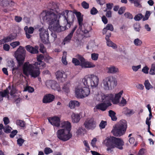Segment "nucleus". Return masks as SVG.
<instances>
[{
	"label": "nucleus",
	"instance_id": "39",
	"mask_svg": "<svg viewBox=\"0 0 155 155\" xmlns=\"http://www.w3.org/2000/svg\"><path fill=\"white\" fill-rule=\"evenodd\" d=\"M66 54L67 53L66 52H64L63 53V55L61 59L62 63L65 65H67L68 64V62L66 60Z\"/></svg>",
	"mask_w": 155,
	"mask_h": 155
},
{
	"label": "nucleus",
	"instance_id": "45",
	"mask_svg": "<svg viewBox=\"0 0 155 155\" xmlns=\"http://www.w3.org/2000/svg\"><path fill=\"white\" fill-rule=\"evenodd\" d=\"M143 16L141 14H139L135 16L134 19L135 21H139L143 17Z\"/></svg>",
	"mask_w": 155,
	"mask_h": 155
},
{
	"label": "nucleus",
	"instance_id": "2",
	"mask_svg": "<svg viewBox=\"0 0 155 155\" xmlns=\"http://www.w3.org/2000/svg\"><path fill=\"white\" fill-rule=\"evenodd\" d=\"M38 62L34 64H30L29 62H26L23 67V74L26 76L30 75L31 77L36 78L40 75V69H42L45 67V63L42 61L44 58L42 54H41L37 57Z\"/></svg>",
	"mask_w": 155,
	"mask_h": 155
},
{
	"label": "nucleus",
	"instance_id": "62",
	"mask_svg": "<svg viewBox=\"0 0 155 155\" xmlns=\"http://www.w3.org/2000/svg\"><path fill=\"white\" fill-rule=\"evenodd\" d=\"M24 141V140L21 138H19L17 140V143L20 146H21Z\"/></svg>",
	"mask_w": 155,
	"mask_h": 155
},
{
	"label": "nucleus",
	"instance_id": "15",
	"mask_svg": "<svg viewBox=\"0 0 155 155\" xmlns=\"http://www.w3.org/2000/svg\"><path fill=\"white\" fill-rule=\"evenodd\" d=\"M75 14L77 16L78 22L79 23V29L84 33H87L88 32V31L84 28V25L83 24V18L81 17V13L77 12Z\"/></svg>",
	"mask_w": 155,
	"mask_h": 155
},
{
	"label": "nucleus",
	"instance_id": "52",
	"mask_svg": "<svg viewBox=\"0 0 155 155\" xmlns=\"http://www.w3.org/2000/svg\"><path fill=\"white\" fill-rule=\"evenodd\" d=\"M141 67V65L140 64L137 66H132V68L134 71L135 72L137 71Z\"/></svg>",
	"mask_w": 155,
	"mask_h": 155
},
{
	"label": "nucleus",
	"instance_id": "54",
	"mask_svg": "<svg viewBox=\"0 0 155 155\" xmlns=\"http://www.w3.org/2000/svg\"><path fill=\"white\" fill-rule=\"evenodd\" d=\"M82 6L83 8L85 9H87L89 8V4L87 3L86 2L84 1L81 3Z\"/></svg>",
	"mask_w": 155,
	"mask_h": 155
},
{
	"label": "nucleus",
	"instance_id": "12",
	"mask_svg": "<svg viewBox=\"0 0 155 155\" xmlns=\"http://www.w3.org/2000/svg\"><path fill=\"white\" fill-rule=\"evenodd\" d=\"M40 36L42 41L45 44L48 43L49 41L48 33L47 29H45L43 28L39 29Z\"/></svg>",
	"mask_w": 155,
	"mask_h": 155
},
{
	"label": "nucleus",
	"instance_id": "11",
	"mask_svg": "<svg viewBox=\"0 0 155 155\" xmlns=\"http://www.w3.org/2000/svg\"><path fill=\"white\" fill-rule=\"evenodd\" d=\"M76 57L81 61L80 66L82 68H92L95 66V65L93 63L90 61H86L84 57L80 54H77Z\"/></svg>",
	"mask_w": 155,
	"mask_h": 155
},
{
	"label": "nucleus",
	"instance_id": "61",
	"mask_svg": "<svg viewBox=\"0 0 155 155\" xmlns=\"http://www.w3.org/2000/svg\"><path fill=\"white\" fill-rule=\"evenodd\" d=\"M18 133V131L16 130H13L10 134V136L11 138H13L16 134Z\"/></svg>",
	"mask_w": 155,
	"mask_h": 155
},
{
	"label": "nucleus",
	"instance_id": "58",
	"mask_svg": "<svg viewBox=\"0 0 155 155\" xmlns=\"http://www.w3.org/2000/svg\"><path fill=\"white\" fill-rule=\"evenodd\" d=\"M39 50L40 52L42 53H44L45 51V48L43 44H40Z\"/></svg>",
	"mask_w": 155,
	"mask_h": 155
},
{
	"label": "nucleus",
	"instance_id": "63",
	"mask_svg": "<svg viewBox=\"0 0 155 155\" xmlns=\"http://www.w3.org/2000/svg\"><path fill=\"white\" fill-rule=\"evenodd\" d=\"M103 94H104L103 93L101 94H98L97 95L96 99L99 101H103L104 102V98H101L102 97H99V95H102Z\"/></svg>",
	"mask_w": 155,
	"mask_h": 155
},
{
	"label": "nucleus",
	"instance_id": "10",
	"mask_svg": "<svg viewBox=\"0 0 155 155\" xmlns=\"http://www.w3.org/2000/svg\"><path fill=\"white\" fill-rule=\"evenodd\" d=\"M26 51L24 48L20 46L15 53V57L19 66L22 64L25 58Z\"/></svg>",
	"mask_w": 155,
	"mask_h": 155
},
{
	"label": "nucleus",
	"instance_id": "23",
	"mask_svg": "<svg viewBox=\"0 0 155 155\" xmlns=\"http://www.w3.org/2000/svg\"><path fill=\"white\" fill-rule=\"evenodd\" d=\"M25 48L31 54H37L38 52L39 47L37 46L34 47L30 45H27L26 46Z\"/></svg>",
	"mask_w": 155,
	"mask_h": 155
},
{
	"label": "nucleus",
	"instance_id": "44",
	"mask_svg": "<svg viewBox=\"0 0 155 155\" xmlns=\"http://www.w3.org/2000/svg\"><path fill=\"white\" fill-rule=\"evenodd\" d=\"M113 6V4L112 3H107L106 4V8L104 10V12L107 11V10H110L112 8Z\"/></svg>",
	"mask_w": 155,
	"mask_h": 155
},
{
	"label": "nucleus",
	"instance_id": "32",
	"mask_svg": "<svg viewBox=\"0 0 155 155\" xmlns=\"http://www.w3.org/2000/svg\"><path fill=\"white\" fill-rule=\"evenodd\" d=\"M70 86V84L68 83L64 84L62 87L63 90L65 92L68 93L69 91V87Z\"/></svg>",
	"mask_w": 155,
	"mask_h": 155
},
{
	"label": "nucleus",
	"instance_id": "38",
	"mask_svg": "<svg viewBox=\"0 0 155 155\" xmlns=\"http://www.w3.org/2000/svg\"><path fill=\"white\" fill-rule=\"evenodd\" d=\"M16 124L17 125L21 127H24L25 125V123L23 121L21 120H18L16 121Z\"/></svg>",
	"mask_w": 155,
	"mask_h": 155
},
{
	"label": "nucleus",
	"instance_id": "22",
	"mask_svg": "<svg viewBox=\"0 0 155 155\" xmlns=\"http://www.w3.org/2000/svg\"><path fill=\"white\" fill-rule=\"evenodd\" d=\"M111 105V104L110 102H107V103H103L97 104L95 107L97 109L104 111L107 107L110 106Z\"/></svg>",
	"mask_w": 155,
	"mask_h": 155
},
{
	"label": "nucleus",
	"instance_id": "14",
	"mask_svg": "<svg viewBox=\"0 0 155 155\" xmlns=\"http://www.w3.org/2000/svg\"><path fill=\"white\" fill-rule=\"evenodd\" d=\"M45 84L48 88H51L53 90H57L58 92L61 91L59 84L54 81L48 80L46 81Z\"/></svg>",
	"mask_w": 155,
	"mask_h": 155
},
{
	"label": "nucleus",
	"instance_id": "34",
	"mask_svg": "<svg viewBox=\"0 0 155 155\" xmlns=\"http://www.w3.org/2000/svg\"><path fill=\"white\" fill-rule=\"evenodd\" d=\"M15 37L12 35H10L9 36L5 37L4 38L5 43L11 41L15 38Z\"/></svg>",
	"mask_w": 155,
	"mask_h": 155
},
{
	"label": "nucleus",
	"instance_id": "29",
	"mask_svg": "<svg viewBox=\"0 0 155 155\" xmlns=\"http://www.w3.org/2000/svg\"><path fill=\"white\" fill-rule=\"evenodd\" d=\"M72 121L74 123L78 122L80 119V116L78 114L73 113L71 115Z\"/></svg>",
	"mask_w": 155,
	"mask_h": 155
},
{
	"label": "nucleus",
	"instance_id": "53",
	"mask_svg": "<svg viewBox=\"0 0 155 155\" xmlns=\"http://www.w3.org/2000/svg\"><path fill=\"white\" fill-rule=\"evenodd\" d=\"M25 91H28L29 92L32 93L34 91V88L30 86H27L25 89Z\"/></svg>",
	"mask_w": 155,
	"mask_h": 155
},
{
	"label": "nucleus",
	"instance_id": "26",
	"mask_svg": "<svg viewBox=\"0 0 155 155\" xmlns=\"http://www.w3.org/2000/svg\"><path fill=\"white\" fill-rule=\"evenodd\" d=\"M9 91L7 89L3 91H0V101L3 100L4 97H7L8 99H9L8 96Z\"/></svg>",
	"mask_w": 155,
	"mask_h": 155
},
{
	"label": "nucleus",
	"instance_id": "7",
	"mask_svg": "<svg viewBox=\"0 0 155 155\" xmlns=\"http://www.w3.org/2000/svg\"><path fill=\"white\" fill-rule=\"evenodd\" d=\"M102 84L105 90H110L116 86L117 81L112 76H108L103 80Z\"/></svg>",
	"mask_w": 155,
	"mask_h": 155
},
{
	"label": "nucleus",
	"instance_id": "28",
	"mask_svg": "<svg viewBox=\"0 0 155 155\" xmlns=\"http://www.w3.org/2000/svg\"><path fill=\"white\" fill-rule=\"evenodd\" d=\"M69 106L71 109H74L76 107L79 106V103L76 101H71L69 104Z\"/></svg>",
	"mask_w": 155,
	"mask_h": 155
},
{
	"label": "nucleus",
	"instance_id": "33",
	"mask_svg": "<svg viewBox=\"0 0 155 155\" xmlns=\"http://www.w3.org/2000/svg\"><path fill=\"white\" fill-rule=\"evenodd\" d=\"M107 45L109 47H112L114 49H115L117 48V46L115 43H114L111 40H109L106 42Z\"/></svg>",
	"mask_w": 155,
	"mask_h": 155
},
{
	"label": "nucleus",
	"instance_id": "30",
	"mask_svg": "<svg viewBox=\"0 0 155 155\" xmlns=\"http://www.w3.org/2000/svg\"><path fill=\"white\" fill-rule=\"evenodd\" d=\"M115 114V113L112 110H110L109 111V115L111 117L112 120L116 121L117 119Z\"/></svg>",
	"mask_w": 155,
	"mask_h": 155
},
{
	"label": "nucleus",
	"instance_id": "48",
	"mask_svg": "<svg viewBox=\"0 0 155 155\" xmlns=\"http://www.w3.org/2000/svg\"><path fill=\"white\" fill-rule=\"evenodd\" d=\"M44 152L46 154H48L53 152L52 150L49 147H46L44 149Z\"/></svg>",
	"mask_w": 155,
	"mask_h": 155
},
{
	"label": "nucleus",
	"instance_id": "3",
	"mask_svg": "<svg viewBox=\"0 0 155 155\" xmlns=\"http://www.w3.org/2000/svg\"><path fill=\"white\" fill-rule=\"evenodd\" d=\"M124 144V141L121 139L113 136L106 137L102 142V144L107 147V150L110 151H112V149L115 147L123 149Z\"/></svg>",
	"mask_w": 155,
	"mask_h": 155
},
{
	"label": "nucleus",
	"instance_id": "25",
	"mask_svg": "<svg viewBox=\"0 0 155 155\" xmlns=\"http://www.w3.org/2000/svg\"><path fill=\"white\" fill-rule=\"evenodd\" d=\"M106 69L107 73L110 74H115L119 71L118 68L114 66L107 67Z\"/></svg>",
	"mask_w": 155,
	"mask_h": 155
},
{
	"label": "nucleus",
	"instance_id": "43",
	"mask_svg": "<svg viewBox=\"0 0 155 155\" xmlns=\"http://www.w3.org/2000/svg\"><path fill=\"white\" fill-rule=\"evenodd\" d=\"M142 43L141 41L139 38L135 39L134 41V44L136 46H140Z\"/></svg>",
	"mask_w": 155,
	"mask_h": 155
},
{
	"label": "nucleus",
	"instance_id": "21",
	"mask_svg": "<svg viewBox=\"0 0 155 155\" xmlns=\"http://www.w3.org/2000/svg\"><path fill=\"white\" fill-rule=\"evenodd\" d=\"M59 127L64 130H67L70 132L71 130V123L68 121H64L60 124Z\"/></svg>",
	"mask_w": 155,
	"mask_h": 155
},
{
	"label": "nucleus",
	"instance_id": "40",
	"mask_svg": "<svg viewBox=\"0 0 155 155\" xmlns=\"http://www.w3.org/2000/svg\"><path fill=\"white\" fill-rule=\"evenodd\" d=\"M149 117H147L146 119V123L148 127H150V120L152 117V113H149Z\"/></svg>",
	"mask_w": 155,
	"mask_h": 155
},
{
	"label": "nucleus",
	"instance_id": "50",
	"mask_svg": "<svg viewBox=\"0 0 155 155\" xmlns=\"http://www.w3.org/2000/svg\"><path fill=\"white\" fill-rule=\"evenodd\" d=\"M20 45V42L18 41L13 42L10 44V45L13 48H15L16 46Z\"/></svg>",
	"mask_w": 155,
	"mask_h": 155
},
{
	"label": "nucleus",
	"instance_id": "64",
	"mask_svg": "<svg viewBox=\"0 0 155 155\" xmlns=\"http://www.w3.org/2000/svg\"><path fill=\"white\" fill-rule=\"evenodd\" d=\"M3 48L4 50L8 51L10 49V46L7 44H5L3 45Z\"/></svg>",
	"mask_w": 155,
	"mask_h": 155
},
{
	"label": "nucleus",
	"instance_id": "4",
	"mask_svg": "<svg viewBox=\"0 0 155 155\" xmlns=\"http://www.w3.org/2000/svg\"><path fill=\"white\" fill-rule=\"evenodd\" d=\"M99 78L98 76L93 74L85 77L82 80V84L94 88L97 87L99 84Z\"/></svg>",
	"mask_w": 155,
	"mask_h": 155
},
{
	"label": "nucleus",
	"instance_id": "16",
	"mask_svg": "<svg viewBox=\"0 0 155 155\" xmlns=\"http://www.w3.org/2000/svg\"><path fill=\"white\" fill-rule=\"evenodd\" d=\"M71 71L68 70H66L65 71H59L56 73V78L58 79L61 78L65 79L71 74Z\"/></svg>",
	"mask_w": 155,
	"mask_h": 155
},
{
	"label": "nucleus",
	"instance_id": "17",
	"mask_svg": "<svg viewBox=\"0 0 155 155\" xmlns=\"http://www.w3.org/2000/svg\"><path fill=\"white\" fill-rule=\"evenodd\" d=\"M10 95L11 97L16 104H18L20 102V98L18 94L16 92V89L14 87H12L10 92Z\"/></svg>",
	"mask_w": 155,
	"mask_h": 155
},
{
	"label": "nucleus",
	"instance_id": "41",
	"mask_svg": "<svg viewBox=\"0 0 155 155\" xmlns=\"http://www.w3.org/2000/svg\"><path fill=\"white\" fill-rule=\"evenodd\" d=\"M12 128L8 125H6L3 128L4 132L6 133H10L11 131V130H12Z\"/></svg>",
	"mask_w": 155,
	"mask_h": 155
},
{
	"label": "nucleus",
	"instance_id": "6",
	"mask_svg": "<svg viewBox=\"0 0 155 155\" xmlns=\"http://www.w3.org/2000/svg\"><path fill=\"white\" fill-rule=\"evenodd\" d=\"M75 93L77 97L83 98L89 95L90 93L88 86L82 84V82L80 85L76 87Z\"/></svg>",
	"mask_w": 155,
	"mask_h": 155
},
{
	"label": "nucleus",
	"instance_id": "47",
	"mask_svg": "<svg viewBox=\"0 0 155 155\" xmlns=\"http://www.w3.org/2000/svg\"><path fill=\"white\" fill-rule=\"evenodd\" d=\"M134 30L137 31H140L141 27L139 23H136L134 25Z\"/></svg>",
	"mask_w": 155,
	"mask_h": 155
},
{
	"label": "nucleus",
	"instance_id": "9",
	"mask_svg": "<svg viewBox=\"0 0 155 155\" xmlns=\"http://www.w3.org/2000/svg\"><path fill=\"white\" fill-rule=\"evenodd\" d=\"M58 138L63 141L69 140L72 137V134L67 130L60 129L58 130L56 133Z\"/></svg>",
	"mask_w": 155,
	"mask_h": 155
},
{
	"label": "nucleus",
	"instance_id": "1",
	"mask_svg": "<svg viewBox=\"0 0 155 155\" xmlns=\"http://www.w3.org/2000/svg\"><path fill=\"white\" fill-rule=\"evenodd\" d=\"M59 11L58 5L53 3L49 10L43 12L40 16L43 21L49 25L50 30L57 32L70 28L75 17L71 11L65 10L61 13Z\"/></svg>",
	"mask_w": 155,
	"mask_h": 155
},
{
	"label": "nucleus",
	"instance_id": "5",
	"mask_svg": "<svg viewBox=\"0 0 155 155\" xmlns=\"http://www.w3.org/2000/svg\"><path fill=\"white\" fill-rule=\"evenodd\" d=\"M127 123L124 120H121L112 129L111 132L116 136H120L123 135L126 130Z\"/></svg>",
	"mask_w": 155,
	"mask_h": 155
},
{
	"label": "nucleus",
	"instance_id": "31",
	"mask_svg": "<svg viewBox=\"0 0 155 155\" xmlns=\"http://www.w3.org/2000/svg\"><path fill=\"white\" fill-rule=\"evenodd\" d=\"M85 129L81 127H80L77 130L76 132L77 135L78 136H82L84 134V131Z\"/></svg>",
	"mask_w": 155,
	"mask_h": 155
},
{
	"label": "nucleus",
	"instance_id": "51",
	"mask_svg": "<svg viewBox=\"0 0 155 155\" xmlns=\"http://www.w3.org/2000/svg\"><path fill=\"white\" fill-rule=\"evenodd\" d=\"M107 125V122L103 120L101 121L99 124V126L101 129L104 128Z\"/></svg>",
	"mask_w": 155,
	"mask_h": 155
},
{
	"label": "nucleus",
	"instance_id": "19",
	"mask_svg": "<svg viewBox=\"0 0 155 155\" xmlns=\"http://www.w3.org/2000/svg\"><path fill=\"white\" fill-rule=\"evenodd\" d=\"M48 120L51 124L56 127H59L60 124V120L58 117H49Z\"/></svg>",
	"mask_w": 155,
	"mask_h": 155
},
{
	"label": "nucleus",
	"instance_id": "59",
	"mask_svg": "<svg viewBox=\"0 0 155 155\" xmlns=\"http://www.w3.org/2000/svg\"><path fill=\"white\" fill-rule=\"evenodd\" d=\"M97 12V10L94 7H93L91 10V13L93 15L96 14Z\"/></svg>",
	"mask_w": 155,
	"mask_h": 155
},
{
	"label": "nucleus",
	"instance_id": "8",
	"mask_svg": "<svg viewBox=\"0 0 155 155\" xmlns=\"http://www.w3.org/2000/svg\"><path fill=\"white\" fill-rule=\"evenodd\" d=\"M122 93V92H119L116 94L110 93L106 94H103L99 96L102 97V99L104 98V102H110V101H111L113 104H116L119 102V98Z\"/></svg>",
	"mask_w": 155,
	"mask_h": 155
},
{
	"label": "nucleus",
	"instance_id": "49",
	"mask_svg": "<svg viewBox=\"0 0 155 155\" xmlns=\"http://www.w3.org/2000/svg\"><path fill=\"white\" fill-rule=\"evenodd\" d=\"M150 15V12L149 11H147L146 12L144 17L143 18V20L144 21L147 20L148 19Z\"/></svg>",
	"mask_w": 155,
	"mask_h": 155
},
{
	"label": "nucleus",
	"instance_id": "55",
	"mask_svg": "<svg viewBox=\"0 0 155 155\" xmlns=\"http://www.w3.org/2000/svg\"><path fill=\"white\" fill-rule=\"evenodd\" d=\"M106 28L107 30L110 31H113L114 30V28L112 25L111 24H108L106 27Z\"/></svg>",
	"mask_w": 155,
	"mask_h": 155
},
{
	"label": "nucleus",
	"instance_id": "37",
	"mask_svg": "<svg viewBox=\"0 0 155 155\" xmlns=\"http://www.w3.org/2000/svg\"><path fill=\"white\" fill-rule=\"evenodd\" d=\"M155 72V63L152 64L151 68L149 71V74L151 75H154Z\"/></svg>",
	"mask_w": 155,
	"mask_h": 155
},
{
	"label": "nucleus",
	"instance_id": "35",
	"mask_svg": "<svg viewBox=\"0 0 155 155\" xmlns=\"http://www.w3.org/2000/svg\"><path fill=\"white\" fill-rule=\"evenodd\" d=\"M144 85L146 89L148 90H150V88L153 87L151 85L148 80H146L145 81Z\"/></svg>",
	"mask_w": 155,
	"mask_h": 155
},
{
	"label": "nucleus",
	"instance_id": "36",
	"mask_svg": "<svg viewBox=\"0 0 155 155\" xmlns=\"http://www.w3.org/2000/svg\"><path fill=\"white\" fill-rule=\"evenodd\" d=\"M123 112L127 115L132 114H134V110H133L129 109L127 107L124 108Z\"/></svg>",
	"mask_w": 155,
	"mask_h": 155
},
{
	"label": "nucleus",
	"instance_id": "42",
	"mask_svg": "<svg viewBox=\"0 0 155 155\" xmlns=\"http://www.w3.org/2000/svg\"><path fill=\"white\" fill-rule=\"evenodd\" d=\"M72 62L75 66L80 65V66L81 62L77 58H73L72 59Z\"/></svg>",
	"mask_w": 155,
	"mask_h": 155
},
{
	"label": "nucleus",
	"instance_id": "27",
	"mask_svg": "<svg viewBox=\"0 0 155 155\" xmlns=\"http://www.w3.org/2000/svg\"><path fill=\"white\" fill-rule=\"evenodd\" d=\"M120 92H122V93L121 94L120 96V98H119V101L118 103H117V104H118V105L120 106H125L127 103V101H126V100L123 97H122L121 98V100L120 101V100L121 98V95H122L123 93V91H121Z\"/></svg>",
	"mask_w": 155,
	"mask_h": 155
},
{
	"label": "nucleus",
	"instance_id": "18",
	"mask_svg": "<svg viewBox=\"0 0 155 155\" xmlns=\"http://www.w3.org/2000/svg\"><path fill=\"white\" fill-rule=\"evenodd\" d=\"M77 28V26H75L69 34L65 37L62 43L63 45H64L70 42L74 33Z\"/></svg>",
	"mask_w": 155,
	"mask_h": 155
},
{
	"label": "nucleus",
	"instance_id": "57",
	"mask_svg": "<svg viewBox=\"0 0 155 155\" xmlns=\"http://www.w3.org/2000/svg\"><path fill=\"white\" fill-rule=\"evenodd\" d=\"M3 121L4 124L6 125L10 123L9 119L7 117H4L3 119Z\"/></svg>",
	"mask_w": 155,
	"mask_h": 155
},
{
	"label": "nucleus",
	"instance_id": "24",
	"mask_svg": "<svg viewBox=\"0 0 155 155\" xmlns=\"http://www.w3.org/2000/svg\"><path fill=\"white\" fill-rule=\"evenodd\" d=\"M24 30L25 32L26 36L27 38L29 39L31 37V35L30 34H32L34 30V28L30 27L28 28V26H26L24 28Z\"/></svg>",
	"mask_w": 155,
	"mask_h": 155
},
{
	"label": "nucleus",
	"instance_id": "20",
	"mask_svg": "<svg viewBox=\"0 0 155 155\" xmlns=\"http://www.w3.org/2000/svg\"><path fill=\"white\" fill-rule=\"evenodd\" d=\"M54 98V96L51 94L45 95L43 99V102L44 103H48L52 102Z\"/></svg>",
	"mask_w": 155,
	"mask_h": 155
},
{
	"label": "nucleus",
	"instance_id": "60",
	"mask_svg": "<svg viewBox=\"0 0 155 155\" xmlns=\"http://www.w3.org/2000/svg\"><path fill=\"white\" fill-rule=\"evenodd\" d=\"M149 70V68L147 66H145L142 69V71L144 73L147 74L148 73Z\"/></svg>",
	"mask_w": 155,
	"mask_h": 155
},
{
	"label": "nucleus",
	"instance_id": "56",
	"mask_svg": "<svg viewBox=\"0 0 155 155\" xmlns=\"http://www.w3.org/2000/svg\"><path fill=\"white\" fill-rule=\"evenodd\" d=\"M124 16L126 18L129 19H132L133 17V15L129 12H126L124 14Z\"/></svg>",
	"mask_w": 155,
	"mask_h": 155
},
{
	"label": "nucleus",
	"instance_id": "13",
	"mask_svg": "<svg viewBox=\"0 0 155 155\" xmlns=\"http://www.w3.org/2000/svg\"><path fill=\"white\" fill-rule=\"evenodd\" d=\"M85 127L87 129L93 130L96 127V122L92 118H88L84 123Z\"/></svg>",
	"mask_w": 155,
	"mask_h": 155
},
{
	"label": "nucleus",
	"instance_id": "46",
	"mask_svg": "<svg viewBox=\"0 0 155 155\" xmlns=\"http://www.w3.org/2000/svg\"><path fill=\"white\" fill-rule=\"evenodd\" d=\"M98 54L94 53L91 54V58L93 60L96 61L98 59Z\"/></svg>",
	"mask_w": 155,
	"mask_h": 155
}]
</instances>
